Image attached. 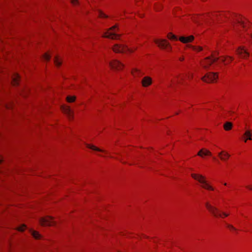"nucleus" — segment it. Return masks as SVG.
Here are the masks:
<instances>
[{
  "instance_id": "obj_1",
  "label": "nucleus",
  "mask_w": 252,
  "mask_h": 252,
  "mask_svg": "<svg viewBox=\"0 0 252 252\" xmlns=\"http://www.w3.org/2000/svg\"><path fill=\"white\" fill-rule=\"evenodd\" d=\"M225 17L228 19L230 24L233 26L234 30L238 32V34L241 37L243 36L239 29L242 28L245 31L247 32V30L249 28L248 22L240 16L234 14H232L231 17L227 15L225 16ZM244 37L245 38V36Z\"/></svg>"
},
{
  "instance_id": "obj_2",
  "label": "nucleus",
  "mask_w": 252,
  "mask_h": 252,
  "mask_svg": "<svg viewBox=\"0 0 252 252\" xmlns=\"http://www.w3.org/2000/svg\"><path fill=\"white\" fill-rule=\"evenodd\" d=\"M191 176L193 179L197 180L201 184L202 188L210 190H214V188L210 185L206 181L204 176L200 174H191Z\"/></svg>"
},
{
  "instance_id": "obj_3",
  "label": "nucleus",
  "mask_w": 252,
  "mask_h": 252,
  "mask_svg": "<svg viewBox=\"0 0 252 252\" xmlns=\"http://www.w3.org/2000/svg\"><path fill=\"white\" fill-rule=\"evenodd\" d=\"M205 206L210 213L216 217L222 218L223 216L227 217L228 216V214L222 213L216 207L213 206L209 202L205 203Z\"/></svg>"
},
{
  "instance_id": "obj_4",
  "label": "nucleus",
  "mask_w": 252,
  "mask_h": 252,
  "mask_svg": "<svg viewBox=\"0 0 252 252\" xmlns=\"http://www.w3.org/2000/svg\"><path fill=\"white\" fill-rule=\"evenodd\" d=\"M219 60V57L213 54L211 57L206 58L204 61L202 63L203 67L207 69L213 63L217 62Z\"/></svg>"
},
{
  "instance_id": "obj_5",
  "label": "nucleus",
  "mask_w": 252,
  "mask_h": 252,
  "mask_svg": "<svg viewBox=\"0 0 252 252\" xmlns=\"http://www.w3.org/2000/svg\"><path fill=\"white\" fill-rule=\"evenodd\" d=\"M218 78V75L216 73L209 72L201 78V79L204 82L207 83L213 82L216 80Z\"/></svg>"
},
{
  "instance_id": "obj_6",
  "label": "nucleus",
  "mask_w": 252,
  "mask_h": 252,
  "mask_svg": "<svg viewBox=\"0 0 252 252\" xmlns=\"http://www.w3.org/2000/svg\"><path fill=\"white\" fill-rule=\"evenodd\" d=\"M114 52L116 53H125L127 51L130 52H133V50H131L126 46L123 45L116 44L112 48Z\"/></svg>"
},
{
  "instance_id": "obj_7",
  "label": "nucleus",
  "mask_w": 252,
  "mask_h": 252,
  "mask_svg": "<svg viewBox=\"0 0 252 252\" xmlns=\"http://www.w3.org/2000/svg\"><path fill=\"white\" fill-rule=\"evenodd\" d=\"M39 221L42 226H51L55 224V221L53 220L52 218L49 216L40 218Z\"/></svg>"
},
{
  "instance_id": "obj_8",
  "label": "nucleus",
  "mask_w": 252,
  "mask_h": 252,
  "mask_svg": "<svg viewBox=\"0 0 252 252\" xmlns=\"http://www.w3.org/2000/svg\"><path fill=\"white\" fill-rule=\"evenodd\" d=\"M117 28V26L116 25L111 27L109 31H107L105 32L103 37H107L109 38H111L112 39H117L118 37L120 36L119 34H117L115 33V31L114 32H110L109 31L114 30L115 29Z\"/></svg>"
},
{
  "instance_id": "obj_9",
  "label": "nucleus",
  "mask_w": 252,
  "mask_h": 252,
  "mask_svg": "<svg viewBox=\"0 0 252 252\" xmlns=\"http://www.w3.org/2000/svg\"><path fill=\"white\" fill-rule=\"evenodd\" d=\"M155 42L161 49H165L167 47H169L170 49H171L169 43L165 39H156L155 40Z\"/></svg>"
},
{
  "instance_id": "obj_10",
  "label": "nucleus",
  "mask_w": 252,
  "mask_h": 252,
  "mask_svg": "<svg viewBox=\"0 0 252 252\" xmlns=\"http://www.w3.org/2000/svg\"><path fill=\"white\" fill-rule=\"evenodd\" d=\"M109 65L112 68L118 70L122 69L124 66V64L117 60H114L109 63Z\"/></svg>"
},
{
  "instance_id": "obj_11",
  "label": "nucleus",
  "mask_w": 252,
  "mask_h": 252,
  "mask_svg": "<svg viewBox=\"0 0 252 252\" xmlns=\"http://www.w3.org/2000/svg\"><path fill=\"white\" fill-rule=\"evenodd\" d=\"M237 54L242 58H246L249 56V53L244 47H240L236 50Z\"/></svg>"
},
{
  "instance_id": "obj_12",
  "label": "nucleus",
  "mask_w": 252,
  "mask_h": 252,
  "mask_svg": "<svg viewBox=\"0 0 252 252\" xmlns=\"http://www.w3.org/2000/svg\"><path fill=\"white\" fill-rule=\"evenodd\" d=\"M218 156L222 161H226L230 157V155L226 152L222 151L218 154Z\"/></svg>"
},
{
  "instance_id": "obj_13",
  "label": "nucleus",
  "mask_w": 252,
  "mask_h": 252,
  "mask_svg": "<svg viewBox=\"0 0 252 252\" xmlns=\"http://www.w3.org/2000/svg\"><path fill=\"white\" fill-rule=\"evenodd\" d=\"M152 78L149 76L144 77L141 81L142 86L144 87L150 86L152 84Z\"/></svg>"
},
{
  "instance_id": "obj_14",
  "label": "nucleus",
  "mask_w": 252,
  "mask_h": 252,
  "mask_svg": "<svg viewBox=\"0 0 252 252\" xmlns=\"http://www.w3.org/2000/svg\"><path fill=\"white\" fill-rule=\"evenodd\" d=\"M184 79V76L177 77V79L170 80V82L169 84V86L173 87L174 85L178 83H180Z\"/></svg>"
},
{
  "instance_id": "obj_15",
  "label": "nucleus",
  "mask_w": 252,
  "mask_h": 252,
  "mask_svg": "<svg viewBox=\"0 0 252 252\" xmlns=\"http://www.w3.org/2000/svg\"><path fill=\"white\" fill-rule=\"evenodd\" d=\"M194 39L193 35H190L188 37L181 36L180 37L179 40L184 43H187L191 42Z\"/></svg>"
},
{
  "instance_id": "obj_16",
  "label": "nucleus",
  "mask_w": 252,
  "mask_h": 252,
  "mask_svg": "<svg viewBox=\"0 0 252 252\" xmlns=\"http://www.w3.org/2000/svg\"><path fill=\"white\" fill-rule=\"evenodd\" d=\"M62 111L65 113L69 118L72 117V111L69 106H63Z\"/></svg>"
},
{
  "instance_id": "obj_17",
  "label": "nucleus",
  "mask_w": 252,
  "mask_h": 252,
  "mask_svg": "<svg viewBox=\"0 0 252 252\" xmlns=\"http://www.w3.org/2000/svg\"><path fill=\"white\" fill-rule=\"evenodd\" d=\"M197 155L201 157H203V156H211V153L206 149H202L199 151Z\"/></svg>"
},
{
  "instance_id": "obj_18",
  "label": "nucleus",
  "mask_w": 252,
  "mask_h": 252,
  "mask_svg": "<svg viewBox=\"0 0 252 252\" xmlns=\"http://www.w3.org/2000/svg\"><path fill=\"white\" fill-rule=\"evenodd\" d=\"M132 74L135 77H140L144 74V73L142 72L140 70L137 69H134L132 71Z\"/></svg>"
},
{
  "instance_id": "obj_19",
  "label": "nucleus",
  "mask_w": 252,
  "mask_h": 252,
  "mask_svg": "<svg viewBox=\"0 0 252 252\" xmlns=\"http://www.w3.org/2000/svg\"><path fill=\"white\" fill-rule=\"evenodd\" d=\"M30 232L32 236L36 239H39L42 237L41 235L37 231L31 229Z\"/></svg>"
},
{
  "instance_id": "obj_20",
  "label": "nucleus",
  "mask_w": 252,
  "mask_h": 252,
  "mask_svg": "<svg viewBox=\"0 0 252 252\" xmlns=\"http://www.w3.org/2000/svg\"><path fill=\"white\" fill-rule=\"evenodd\" d=\"M19 80V76L17 74H15L12 77V83L13 85L16 86L18 84Z\"/></svg>"
},
{
  "instance_id": "obj_21",
  "label": "nucleus",
  "mask_w": 252,
  "mask_h": 252,
  "mask_svg": "<svg viewBox=\"0 0 252 252\" xmlns=\"http://www.w3.org/2000/svg\"><path fill=\"white\" fill-rule=\"evenodd\" d=\"M223 127L225 130H229L232 128V124L231 122H227L224 124Z\"/></svg>"
},
{
  "instance_id": "obj_22",
  "label": "nucleus",
  "mask_w": 252,
  "mask_h": 252,
  "mask_svg": "<svg viewBox=\"0 0 252 252\" xmlns=\"http://www.w3.org/2000/svg\"><path fill=\"white\" fill-rule=\"evenodd\" d=\"M244 135L247 137V138L245 140V142H246L247 140H252V133L251 130H246L244 133Z\"/></svg>"
},
{
  "instance_id": "obj_23",
  "label": "nucleus",
  "mask_w": 252,
  "mask_h": 252,
  "mask_svg": "<svg viewBox=\"0 0 252 252\" xmlns=\"http://www.w3.org/2000/svg\"><path fill=\"white\" fill-rule=\"evenodd\" d=\"M86 146L88 148H90V149H92V150H94V151H98V152H104V151L100 149L99 148H98L96 147L95 146H94V145H89V144H86Z\"/></svg>"
},
{
  "instance_id": "obj_24",
  "label": "nucleus",
  "mask_w": 252,
  "mask_h": 252,
  "mask_svg": "<svg viewBox=\"0 0 252 252\" xmlns=\"http://www.w3.org/2000/svg\"><path fill=\"white\" fill-rule=\"evenodd\" d=\"M54 63L56 66H60L62 64V61L58 57H55L54 59Z\"/></svg>"
},
{
  "instance_id": "obj_25",
  "label": "nucleus",
  "mask_w": 252,
  "mask_h": 252,
  "mask_svg": "<svg viewBox=\"0 0 252 252\" xmlns=\"http://www.w3.org/2000/svg\"><path fill=\"white\" fill-rule=\"evenodd\" d=\"M226 58H228V60H227L226 59V58H223L221 59V61L222 63H225V62L226 61L225 64L230 63V62H231L233 60V58L232 57H230V56H227V57H226Z\"/></svg>"
},
{
  "instance_id": "obj_26",
  "label": "nucleus",
  "mask_w": 252,
  "mask_h": 252,
  "mask_svg": "<svg viewBox=\"0 0 252 252\" xmlns=\"http://www.w3.org/2000/svg\"><path fill=\"white\" fill-rule=\"evenodd\" d=\"M167 37L170 39L175 40H178L177 37L175 35L172 34V33H169L167 35Z\"/></svg>"
},
{
  "instance_id": "obj_27",
  "label": "nucleus",
  "mask_w": 252,
  "mask_h": 252,
  "mask_svg": "<svg viewBox=\"0 0 252 252\" xmlns=\"http://www.w3.org/2000/svg\"><path fill=\"white\" fill-rule=\"evenodd\" d=\"M76 97L75 96H68L66 97L67 101L68 102H72L75 101Z\"/></svg>"
},
{
  "instance_id": "obj_28",
  "label": "nucleus",
  "mask_w": 252,
  "mask_h": 252,
  "mask_svg": "<svg viewBox=\"0 0 252 252\" xmlns=\"http://www.w3.org/2000/svg\"><path fill=\"white\" fill-rule=\"evenodd\" d=\"M191 48H192V49L194 51H200L202 50V48L201 47H200V46H191Z\"/></svg>"
},
{
  "instance_id": "obj_29",
  "label": "nucleus",
  "mask_w": 252,
  "mask_h": 252,
  "mask_svg": "<svg viewBox=\"0 0 252 252\" xmlns=\"http://www.w3.org/2000/svg\"><path fill=\"white\" fill-rule=\"evenodd\" d=\"M43 58L45 61H48L50 59V56L49 54L45 53L43 56Z\"/></svg>"
},
{
  "instance_id": "obj_30",
  "label": "nucleus",
  "mask_w": 252,
  "mask_h": 252,
  "mask_svg": "<svg viewBox=\"0 0 252 252\" xmlns=\"http://www.w3.org/2000/svg\"><path fill=\"white\" fill-rule=\"evenodd\" d=\"M26 228V226L25 225H22L18 228V230L20 231H23Z\"/></svg>"
},
{
  "instance_id": "obj_31",
  "label": "nucleus",
  "mask_w": 252,
  "mask_h": 252,
  "mask_svg": "<svg viewBox=\"0 0 252 252\" xmlns=\"http://www.w3.org/2000/svg\"><path fill=\"white\" fill-rule=\"evenodd\" d=\"M226 226L230 230H236V229L231 224H227Z\"/></svg>"
},
{
  "instance_id": "obj_32",
  "label": "nucleus",
  "mask_w": 252,
  "mask_h": 252,
  "mask_svg": "<svg viewBox=\"0 0 252 252\" xmlns=\"http://www.w3.org/2000/svg\"><path fill=\"white\" fill-rule=\"evenodd\" d=\"M99 16L101 18H107V16L101 11L99 12Z\"/></svg>"
},
{
  "instance_id": "obj_33",
  "label": "nucleus",
  "mask_w": 252,
  "mask_h": 252,
  "mask_svg": "<svg viewBox=\"0 0 252 252\" xmlns=\"http://www.w3.org/2000/svg\"><path fill=\"white\" fill-rule=\"evenodd\" d=\"M247 34L250 35L251 40L252 41V31L250 30V32H247Z\"/></svg>"
},
{
  "instance_id": "obj_34",
  "label": "nucleus",
  "mask_w": 252,
  "mask_h": 252,
  "mask_svg": "<svg viewBox=\"0 0 252 252\" xmlns=\"http://www.w3.org/2000/svg\"><path fill=\"white\" fill-rule=\"evenodd\" d=\"M71 2L73 4L75 5L78 3V0H72Z\"/></svg>"
},
{
  "instance_id": "obj_35",
  "label": "nucleus",
  "mask_w": 252,
  "mask_h": 252,
  "mask_svg": "<svg viewBox=\"0 0 252 252\" xmlns=\"http://www.w3.org/2000/svg\"><path fill=\"white\" fill-rule=\"evenodd\" d=\"M228 113L230 115H231L232 114L234 113V111L233 110H230L228 111Z\"/></svg>"
},
{
  "instance_id": "obj_36",
  "label": "nucleus",
  "mask_w": 252,
  "mask_h": 252,
  "mask_svg": "<svg viewBox=\"0 0 252 252\" xmlns=\"http://www.w3.org/2000/svg\"><path fill=\"white\" fill-rule=\"evenodd\" d=\"M179 61L182 62V61H184V58L183 57H180L179 58Z\"/></svg>"
},
{
  "instance_id": "obj_37",
  "label": "nucleus",
  "mask_w": 252,
  "mask_h": 252,
  "mask_svg": "<svg viewBox=\"0 0 252 252\" xmlns=\"http://www.w3.org/2000/svg\"><path fill=\"white\" fill-rule=\"evenodd\" d=\"M193 77V75L192 74H191L190 75H189L188 77L189 79H191Z\"/></svg>"
},
{
  "instance_id": "obj_38",
  "label": "nucleus",
  "mask_w": 252,
  "mask_h": 252,
  "mask_svg": "<svg viewBox=\"0 0 252 252\" xmlns=\"http://www.w3.org/2000/svg\"><path fill=\"white\" fill-rule=\"evenodd\" d=\"M2 159L1 157H0V163L2 162Z\"/></svg>"
},
{
  "instance_id": "obj_39",
  "label": "nucleus",
  "mask_w": 252,
  "mask_h": 252,
  "mask_svg": "<svg viewBox=\"0 0 252 252\" xmlns=\"http://www.w3.org/2000/svg\"><path fill=\"white\" fill-rule=\"evenodd\" d=\"M249 189L252 190V186L251 187H248Z\"/></svg>"
},
{
  "instance_id": "obj_40",
  "label": "nucleus",
  "mask_w": 252,
  "mask_h": 252,
  "mask_svg": "<svg viewBox=\"0 0 252 252\" xmlns=\"http://www.w3.org/2000/svg\"><path fill=\"white\" fill-rule=\"evenodd\" d=\"M224 186H226V185H227V184H226V183H224Z\"/></svg>"
},
{
  "instance_id": "obj_41",
  "label": "nucleus",
  "mask_w": 252,
  "mask_h": 252,
  "mask_svg": "<svg viewBox=\"0 0 252 252\" xmlns=\"http://www.w3.org/2000/svg\"><path fill=\"white\" fill-rule=\"evenodd\" d=\"M251 133H252V130L251 131Z\"/></svg>"
}]
</instances>
